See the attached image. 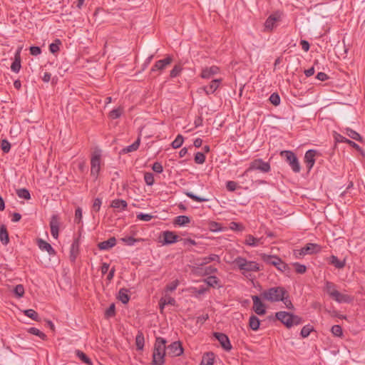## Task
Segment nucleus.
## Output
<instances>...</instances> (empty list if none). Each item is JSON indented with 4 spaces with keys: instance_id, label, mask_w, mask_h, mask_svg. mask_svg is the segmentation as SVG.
<instances>
[{
    "instance_id": "nucleus-1",
    "label": "nucleus",
    "mask_w": 365,
    "mask_h": 365,
    "mask_svg": "<svg viewBox=\"0 0 365 365\" xmlns=\"http://www.w3.org/2000/svg\"><path fill=\"white\" fill-rule=\"evenodd\" d=\"M287 294V291L283 287H273L261 292L260 297L265 301L271 303L278 302L282 300L284 295Z\"/></svg>"
},
{
    "instance_id": "nucleus-2",
    "label": "nucleus",
    "mask_w": 365,
    "mask_h": 365,
    "mask_svg": "<svg viewBox=\"0 0 365 365\" xmlns=\"http://www.w3.org/2000/svg\"><path fill=\"white\" fill-rule=\"evenodd\" d=\"M166 342L164 338L160 336L156 338L153 353V364L154 365H163L166 354Z\"/></svg>"
},
{
    "instance_id": "nucleus-3",
    "label": "nucleus",
    "mask_w": 365,
    "mask_h": 365,
    "mask_svg": "<svg viewBox=\"0 0 365 365\" xmlns=\"http://www.w3.org/2000/svg\"><path fill=\"white\" fill-rule=\"evenodd\" d=\"M233 264L237 266L242 274L260 270L258 263L255 261H248L242 257H236L233 261Z\"/></svg>"
},
{
    "instance_id": "nucleus-4",
    "label": "nucleus",
    "mask_w": 365,
    "mask_h": 365,
    "mask_svg": "<svg viewBox=\"0 0 365 365\" xmlns=\"http://www.w3.org/2000/svg\"><path fill=\"white\" fill-rule=\"evenodd\" d=\"M261 259L267 264L274 266L279 271L285 272L289 269V266L277 256L262 254Z\"/></svg>"
},
{
    "instance_id": "nucleus-5",
    "label": "nucleus",
    "mask_w": 365,
    "mask_h": 365,
    "mask_svg": "<svg viewBox=\"0 0 365 365\" xmlns=\"http://www.w3.org/2000/svg\"><path fill=\"white\" fill-rule=\"evenodd\" d=\"M280 156L284 158L294 173H299L300 172L301 166L294 152L291 150H282L280 152Z\"/></svg>"
},
{
    "instance_id": "nucleus-6",
    "label": "nucleus",
    "mask_w": 365,
    "mask_h": 365,
    "mask_svg": "<svg viewBox=\"0 0 365 365\" xmlns=\"http://www.w3.org/2000/svg\"><path fill=\"white\" fill-rule=\"evenodd\" d=\"M254 170H259L262 173H268L270 171L271 167L269 163L263 161L262 159H255L250 163V167L245 171L244 175Z\"/></svg>"
},
{
    "instance_id": "nucleus-7",
    "label": "nucleus",
    "mask_w": 365,
    "mask_h": 365,
    "mask_svg": "<svg viewBox=\"0 0 365 365\" xmlns=\"http://www.w3.org/2000/svg\"><path fill=\"white\" fill-rule=\"evenodd\" d=\"M101 158L100 151H95L91 159V175L97 179L101 170Z\"/></svg>"
},
{
    "instance_id": "nucleus-8",
    "label": "nucleus",
    "mask_w": 365,
    "mask_h": 365,
    "mask_svg": "<svg viewBox=\"0 0 365 365\" xmlns=\"http://www.w3.org/2000/svg\"><path fill=\"white\" fill-rule=\"evenodd\" d=\"M167 353L169 356H179L183 354V348L180 341H174L166 347Z\"/></svg>"
},
{
    "instance_id": "nucleus-9",
    "label": "nucleus",
    "mask_w": 365,
    "mask_h": 365,
    "mask_svg": "<svg viewBox=\"0 0 365 365\" xmlns=\"http://www.w3.org/2000/svg\"><path fill=\"white\" fill-rule=\"evenodd\" d=\"M282 13L276 11L272 14L265 21L264 26L267 30L272 31L276 27V24L281 20Z\"/></svg>"
},
{
    "instance_id": "nucleus-10",
    "label": "nucleus",
    "mask_w": 365,
    "mask_h": 365,
    "mask_svg": "<svg viewBox=\"0 0 365 365\" xmlns=\"http://www.w3.org/2000/svg\"><path fill=\"white\" fill-rule=\"evenodd\" d=\"M173 61V58L171 56H168L164 59H161L159 61H157L154 66L152 67L150 71L151 72H155L157 71H162L165 70L167 66L170 65Z\"/></svg>"
},
{
    "instance_id": "nucleus-11",
    "label": "nucleus",
    "mask_w": 365,
    "mask_h": 365,
    "mask_svg": "<svg viewBox=\"0 0 365 365\" xmlns=\"http://www.w3.org/2000/svg\"><path fill=\"white\" fill-rule=\"evenodd\" d=\"M213 336L218 340L222 347L225 351H230L232 349V345L228 336L223 333L214 332Z\"/></svg>"
},
{
    "instance_id": "nucleus-12",
    "label": "nucleus",
    "mask_w": 365,
    "mask_h": 365,
    "mask_svg": "<svg viewBox=\"0 0 365 365\" xmlns=\"http://www.w3.org/2000/svg\"><path fill=\"white\" fill-rule=\"evenodd\" d=\"M49 225H50L51 234L52 237L56 240L58 239L60 221H59V217L57 215H53L51 216Z\"/></svg>"
},
{
    "instance_id": "nucleus-13",
    "label": "nucleus",
    "mask_w": 365,
    "mask_h": 365,
    "mask_svg": "<svg viewBox=\"0 0 365 365\" xmlns=\"http://www.w3.org/2000/svg\"><path fill=\"white\" fill-rule=\"evenodd\" d=\"M253 301V310L258 315H264L266 313L265 306L262 302L259 297L254 295L252 297Z\"/></svg>"
},
{
    "instance_id": "nucleus-14",
    "label": "nucleus",
    "mask_w": 365,
    "mask_h": 365,
    "mask_svg": "<svg viewBox=\"0 0 365 365\" xmlns=\"http://www.w3.org/2000/svg\"><path fill=\"white\" fill-rule=\"evenodd\" d=\"M276 318L284 324L287 328L292 327L291 319L292 314L287 312H278L275 314Z\"/></svg>"
},
{
    "instance_id": "nucleus-15",
    "label": "nucleus",
    "mask_w": 365,
    "mask_h": 365,
    "mask_svg": "<svg viewBox=\"0 0 365 365\" xmlns=\"http://www.w3.org/2000/svg\"><path fill=\"white\" fill-rule=\"evenodd\" d=\"M317 151L315 150H309L304 155V163L307 168L308 171L311 170L315 163V156Z\"/></svg>"
},
{
    "instance_id": "nucleus-16",
    "label": "nucleus",
    "mask_w": 365,
    "mask_h": 365,
    "mask_svg": "<svg viewBox=\"0 0 365 365\" xmlns=\"http://www.w3.org/2000/svg\"><path fill=\"white\" fill-rule=\"evenodd\" d=\"M322 247L316 243H307L304 247L301 248V252L306 255H313L320 252Z\"/></svg>"
},
{
    "instance_id": "nucleus-17",
    "label": "nucleus",
    "mask_w": 365,
    "mask_h": 365,
    "mask_svg": "<svg viewBox=\"0 0 365 365\" xmlns=\"http://www.w3.org/2000/svg\"><path fill=\"white\" fill-rule=\"evenodd\" d=\"M79 247H80V242L79 239H76L73 240V243L71 244V249H70V260L72 262H75L76 259L79 254Z\"/></svg>"
},
{
    "instance_id": "nucleus-18",
    "label": "nucleus",
    "mask_w": 365,
    "mask_h": 365,
    "mask_svg": "<svg viewBox=\"0 0 365 365\" xmlns=\"http://www.w3.org/2000/svg\"><path fill=\"white\" fill-rule=\"evenodd\" d=\"M163 244L170 245L178 241L179 236L171 231H165L163 233Z\"/></svg>"
},
{
    "instance_id": "nucleus-19",
    "label": "nucleus",
    "mask_w": 365,
    "mask_h": 365,
    "mask_svg": "<svg viewBox=\"0 0 365 365\" xmlns=\"http://www.w3.org/2000/svg\"><path fill=\"white\" fill-rule=\"evenodd\" d=\"M219 68L216 66H212L210 67H206L202 70L200 76L202 78L209 79L212 77L214 75L219 73Z\"/></svg>"
},
{
    "instance_id": "nucleus-20",
    "label": "nucleus",
    "mask_w": 365,
    "mask_h": 365,
    "mask_svg": "<svg viewBox=\"0 0 365 365\" xmlns=\"http://www.w3.org/2000/svg\"><path fill=\"white\" fill-rule=\"evenodd\" d=\"M331 298L339 303H349L352 300L349 295L341 294L337 290L332 293Z\"/></svg>"
},
{
    "instance_id": "nucleus-21",
    "label": "nucleus",
    "mask_w": 365,
    "mask_h": 365,
    "mask_svg": "<svg viewBox=\"0 0 365 365\" xmlns=\"http://www.w3.org/2000/svg\"><path fill=\"white\" fill-rule=\"evenodd\" d=\"M116 245V239L114 237L98 244V247L101 250H108Z\"/></svg>"
},
{
    "instance_id": "nucleus-22",
    "label": "nucleus",
    "mask_w": 365,
    "mask_h": 365,
    "mask_svg": "<svg viewBox=\"0 0 365 365\" xmlns=\"http://www.w3.org/2000/svg\"><path fill=\"white\" fill-rule=\"evenodd\" d=\"M21 50V48H19L15 53L14 61L11 66V71L15 73H19L21 69V56H20Z\"/></svg>"
},
{
    "instance_id": "nucleus-23",
    "label": "nucleus",
    "mask_w": 365,
    "mask_h": 365,
    "mask_svg": "<svg viewBox=\"0 0 365 365\" xmlns=\"http://www.w3.org/2000/svg\"><path fill=\"white\" fill-rule=\"evenodd\" d=\"M221 82V78L212 81L209 86L204 87V91H205L206 94L210 95L213 93L219 88Z\"/></svg>"
},
{
    "instance_id": "nucleus-24",
    "label": "nucleus",
    "mask_w": 365,
    "mask_h": 365,
    "mask_svg": "<svg viewBox=\"0 0 365 365\" xmlns=\"http://www.w3.org/2000/svg\"><path fill=\"white\" fill-rule=\"evenodd\" d=\"M37 244L38 247L41 250L46 251L50 255H53L56 254L54 249L51 247V245L49 243H48L45 240L42 239H38L37 241Z\"/></svg>"
},
{
    "instance_id": "nucleus-25",
    "label": "nucleus",
    "mask_w": 365,
    "mask_h": 365,
    "mask_svg": "<svg viewBox=\"0 0 365 365\" xmlns=\"http://www.w3.org/2000/svg\"><path fill=\"white\" fill-rule=\"evenodd\" d=\"M198 261H200V262L197 263L196 264L198 266H203L205 264H207L212 261H217L220 262V257L217 255L212 254L207 257H205L202 258L201 259H199Z\"/></svg>"
},
{
    "instance_id": "nucleus-26",
    "label": "nucleus",
    "mask_w": 365,
    "mask_h": 365,
    "mask_svg": "<svg viewBox=\"0 0 365 365\" xmlns=\"http://www.w3.org/2000/svg\"><path fill=\"white\" fill-rule=\"evenodd\" d=\"M204 282L211 287H221L220 280L216 276H210L204 279Z\"/></svg>"
},
{
    "instance_id": "nucleus-27",
    "label": "nucleus",
    "mask_w": 365,
    "mask_h": 365,
    "mask_svg": "<svg viewBox=\"0 0 365 365\" xmlns=\"http://www.w3.org/2000/svg\"><path fill=\"white\" fill-rule=\"evenodd\" d=\"M110 207L115 209H120V210H125L128 207V203L124 200L115 199L111 202Z\"/></svg>"
},
{
    "instance_id": "nucleus-28",
    "label": "nucleus",
    "mask_w": 365,
    "mask_h": 365,
    "mask_svg": "<svg viewBox=\"0 0 365 365\" xmlns=\"http://www.w3.org/2000/svg\"><path fill=\"white\" fill-rule=\"evenodd\" d=\"M128 292V289L125 288H121L118 292V299L124 304H127L130 300Z\"/></svg>"
},
{
    "instance_id": "nucleus-29",
    "label": "nucleus",
    "mask_w": 365,
    "mask_h": 365,
    "mask_svg": "<svg viewBox=\"0 0 365 365\" xmlns=\"http://www.w3.org/2000/svg\"><path fill=\"white\" fill-rule=\"evenodd\" d=\"M0 241L4 245H6L9 242V233L4 225L0 227Z\"/></svg>"
},
{
    "instance_id": "nucleus-30",
    "label": "nucleus",
    "mask_w": 365,
    "mask_h": 365,
    "mask_svg": "<svg viewBox=\"0 0 365 365\" xmlns=\"http://www.w3.org/2000/svg\"><path fill=\"white\" fill-rule=\"evenodd\" d=\"M261 239L256 238L252 235H248L245 238V245L250 247H257L260 243Z\"/></svg>"
},
{
    "instance_id": "nucleus-31",
    "label": "nucleus",
    "mask_w": 365,
    "mask_h": 365,
    "mask_svg": "<svg viewBox=\"0 0 365 365\" xmlns=\"http://www.w3.org/2000/svg\"><path fill=\"white\" fill-rule=\"evenodd\" d=\"M260 321L255 315H252L249 319V327L253 331H257L259 328Z\"/></svg>"
},
{
    "instance_id": "nucleus-32",
    "label": "nucleus",
    "mask_w": 365,
    "mask_h": 365,
    "mask_svg": "<svg viewBox=\"0 0 365 365\" xmlns=\"http://www.w3.org/2000/svg\"><path fill=\"white\" fill-rule=\"evenodd\" d=\"M330 264H331L332 265H334L336 268L337 269H342L345 267L346 265V262H345V259L344 260H339L338 259L337 257L334 256V255H331L330 257V261H329Z\"/></svg>"
},
{
    "instance_id": "nucleus-33",
    "label": "nucleus",
    "mask_w": 365,
    "mask_h": 365,
    "mask_svg": "<svg viewBox=\"0 0 365 365\" xmlns=\"http://www.w3.org/2000/svg\"><path fill=\"white\" fill-rule=\"evenodd\" d=\"M190 222V218L186 215H180L175 218L174 224L178 226H184Z\"/></svg>"
},
{
    "instance_id": "nucleus-34",
    "label": "nucleus",
    "mask_w": 365,
    "mask_h": 365,
    "mask_svg": "<svg viewBox=\"0 0 365 365\" xmlns=\"http://www.w3.org/2000/svg\"><path fill=\"white\" fill-rule=\"evenodd\" d=\"M345 134L347 135L349 138H351L355 140H357L359 142L362 141L361 136L357 132L352 130L351 128H346L345 129Z\"/></svg>"
},
{
    "instance_id": "nucleus-35",
    "label": "nucleus",
    "mask_w": 365,
    "mask_h": 365,
    "mask_svg": "<svg viewBox=\"0 0 365 365\" xmlns=\"http://www.w3.org/2000/svg\"><path fill=\"white\" fill-rule=\"evenodd\" d=\"M76 355L79 358L80 360H81L83 363L88 364V365H93V363L91 360V359L82 351L81 350H76Z\"/></svg>"
},
{
    "instance_id": "nucleus-36",
    "label": "nucleus",
    "mask_w": 365,
    "mask_h": 365,
    "mask_svg": "<svg viewBox=\"0 0 365 365\" xmlns=\"http://www.w3.org/2000/svg\"><path fill=\"white\" fill-rule=\"evenodd\" d=\"M140 142V140L138 138L133 144L124 148L122 151L124 153H128L137 150L139 148Z\"/></svg>"
},
{
    "instance_id": "nucleus-37",
    "label": "nucleus",
    "mask_w": 365,
    "mask_h": 365,
    "mask_svg": "<svg viewBox=\"0 0 365 365\" xmlns=\"http://www.w3.org/2000/svg\"><path fill=\"white\" fill-rule=\"evenodd\" d=\"M214 363V354L212 352L206 353V356H204L201 361L200 365H213Z\"/></svg>"
},
{
    "instance_id": "nucleus-38",
    "label": "nucleus",
    "mask_w": 365,
    "mask_h": 365,
    "mask_svg": "<svg viewBox=\"0 0 365 365\" xmlns=\"http://www.w3.org/2000/svg\"><path fill=\"white\" fill-rule=\"evenodd\" d=\"M186 196L192 199V200L197 202H207L209 200L207 198H205L202 197L197 196L190 191H186L184 192Z\"/></svg>"
},
{
    "instance_id": "nucleus-39",
    "label": "nucleus",
    "mask_w": 365,
    "mask_h": 365,
    "mask_svg": "<svg viewBox=\"0 0 365 365\" xmlns=\"http://www.w3.org/2000/svg\"><path fill=\"white\" fill-rule=\"evenodd\" d=\"M24 313L26 317L32 319L33 320H35L36 322L40 321L38 314L32 309H26L24 311Z\"/></svg>"
},
{
    "instance_id": "nucleus-40",
    "label": "nucleus",
    "mask_w": 365,
    "mask_h": 365,
    "mask_svg": "<svg viewBox=\"0 0 365 365\" xmlns=\"http://www.w3.org/2000/svg\"><path fill=\"white\" fill-rule=\"evenodd\" d=\"M16 195L19 197L25 199V200H29L31 198V195L29 191L26 188H21L16 190Z\"/></svg>"
},
{
    "instance_id": "nucleus-41",
    "label": "nucleus",
    "mask_w": 365,
    "mask_h": 365,
    "mask_svg": "<svg viewBox=\"0 0 365 365\" xmlns=\"http://www.w3.org/2000/svg\"><path fill=\"white\" fill-rule=\"evenodd\" d=\"M61 45V41L60 39H55L54 42L49 45V51L52 53H56L60 50V46Z\"/></svg>"
},
{
    "instance_id": "nucleus-42",
    "label": "nucleus",
    "mask_w": 365,
    "mask_h": 365,
    "mask_svg": "<svg viewBox=\"0 0 365 365\" xmlns=\"http://www.w3.org/2000/svg\"><path fill=\"white\" fill-rule=\"evenodd\" d=\"M123 108H120V107H118L117 108H115V109H113L112 110L110 111L109 113V117L111 118V119H117L118 118H120L123 113Z\"/></svg>"
},
{
    "instance_id": "nucleus-43",
    "label": "nucleus",
    "mask_w": 365,
    "mask_h": 365,
    "mask_svg": "<svg viewBox=\"0 0 365 365\" xmlns=\"http://www.w3.org/2000/svg\"><path fill=\"white\" fill-rule=\"evenodd\" d=\"M182 71V67L180 64L175 65L173 68L170 71V77L171 78H175L178 76L181 71Z\"/></svg>"
},
{
    "instance_id": "nucleus-44",
    "label": "nucleus",
    "mask_w": 365,
    "mask_h": 365,
    "mask_svg": "<svg viewBox=\"0 0 365 365\" xmlns=\"http://www.w3.org/2000/svg\"><path fill=\"white\" fill-rule=\"evenodd\" d=\"M29 332L31 334L38 336L39 338H41L43 340L46 339V335L36 327L29 328Z\"/></svg>"
},
{
    "instance_id": "nucleus-45",
    "label": "nucleus",
    "mask_w": 365,
    "mask_h": 365,
    "mask_svg": "<svg viewBox=\"0 0 365 365\" xmlns=\"http://www.w3.org/2000/svg\"><path fill=\"white\" fill-rule=\"evenodd\" d=\"M137 349L143 350L144 346V336L142 333L138 334L135 337Z\"/></svg>"
},
{
    "instance_id": "nucleus-46",
    "label": "nucleus",
    "mask_w": 365,
    "mask_h": 365,
    "mask_svg": "<svg viewBox=\"0 0 365 365\" xmlns=\"http://www.w3.org/2000/svg\"><path fill=\"white\" fill-rule=\"evenodd\" d=\"M183 141V136L179 134L177 135L176 138L172 142L171 145L173 148H178L182 145Z\"/></svg>"
},
{
    "instance_id": "nucleus-47",
    "label": "nucleus",
    "mask_w": 365,
    "mask_h": 365,
    "mask_svg": "<svg viewBox=\"0 0 365 365\" xmlns=\"http://www.w3.org/2000/svg\"><path fill=\"white\" fill-rule=\"evenodd\" d=\"M314 330V327L309 324L303 327L301 330L300 335L303 338L307 337L310 333Z\"/></svg>"
},
{
    "instance_id": "nucleus-48",
    "label": "nucleus",
    "mask_w": 365,
    "mask_h": 365,
    "mask_svg": "<svg viewBox=\"0 0 365 365\" xmlns=\"http://www.w3.org/2000/svg\"><path fill=\"white\" fill-rule=\"evenodd\" d=\"M144 180L148 185H149V186L153 185L155 182L153 174L152 173H148V172L145 173Z\"/></svg>"
},
{
    "instance_id": "nucleus-49",
    "label": "nucleus",
    "mask_w": 365,
    "mask_h": 365,
    "mask_svg": "<svg viewBox=\"0 0 365 365\" xmlns=\"http://www.w3.org/2000/svg\"><path fill=\"white\" fill-rule=\"evenodd\" d=\"M335 284L331 282H326L325 284V290L329 294V295L331 297L332 293L335 292L336 289H335Z\"/></svg>"
},
{
    "instance_id": "nucleus-50",
    "label": "nucleus",
    "mask_w": 365,
    "mask_h": 365,
    "mask_svg": "<svg viewBox=\"0 0 365 365\" xmlns=\"http://www.w3.org/2000/svg\"><path fill=\"white\" fill-rule=\"evenodd\" d=\"M115 315V304H111L109 307L106 310L105 317L106 318H110Z\"/></svg>"
},
{
    "instance_id": "nucleus-51",
    "label": "nucleus",
    "mask_w": 365,
    "mask_h": 365,
    "mask_svg": "<svg viewBox=\"0 0 365 365\" xmlns=\"http://www.w3.org/2000/svg\"><path fill=\"white\" fill-rule=\"evenodd\" d=\"M1 149L4 153H8L11 149V143L6 139L1 140Z\"/></svg>"
},
{
    "instance_id": "nucleus-52",
    "label": "nucleus",
    "mask_w": 365,
    "mask_h": 365,
    "mask_svg": "<svg viewBox=\"0 0 365 365\" xmlns=\"http://www.w3.org/2000/svg\"><path fill=\"white\" fill-rule=\"evenodd\" d=\"M331 331L336 336L340 337L343 335L342 328L340 325H334L331 329Z\"/></svg>"
},
{
    "instance_id": "nucleus-53",
    "label": "nucleus",
    "mask_w": 365,
    "mask_h": 365,
    "mask_svg": "<svg viewBox=\"0 0 365 365\" xmlns=\"http://www.w3.org/2000/svg\"><path fill=\"white\" fill-rule=\"evenodd\" d=\"M293 266L295 268V272L297 273V274H304L307 271V267L304 264H302L299 262H295L293 264Z\"/></svg>"
},
{
    "instance_id": "nucleus-54",
    "label": "nucleus",
    "mask_w": 365,
    "mask_h": 365,
    "mask_svg": "<svg viewBox=\"0 0 365 365\" xmlns=\"http://www.w3.org/2000/svg\"><path fill=\"white\" fill-rule=\"evenodd\" d=\"M269 101L272 104L277 106L280 103V97L277 93H273L269 97Z\"/></svg>"
},
{
    "instance_id": "nucleus-55",
    "label": "nucleus",
    "mask_w": 365,
    "mask_h": 365,
    "mask_svg": "<svg viewBox=\"0 0 365 365\" xmlns=\"http://www.w3.org/2000/svg\"><path fill=\"white\" fill-rule=\"evenodd\" d=\"M333 137L336 143H347L348 140H349L336 132L333 133Z\"/></svg>"
},
{
    "instance_id": "nucleus-56",
    "label": "nucleus",
    "mask_w": 365,
    "mask_h": 365,
    "mask_svg": "<svg viewBox=\"0 0 365 365\" xmlns=\"http://www.w3.org/2000/svg\"><path fill=\"white\" fill-rule=\"evenodd\" d=\"M205 161V155L203 153L197 152L195 155V162L197 164H202Z\"/></svg>"
},
{
    "instance_id": "nucleus-57",
    "label": "nucleus",
    "mask_w": 365,
    "mask_h": 365,
    "mask_svg": "<svg viewBox=\"0 0 365 365\" xmlns=\"http://www.w3.org/2000/svg\"><path fill=\"white\" fill-rule=\"evenodd\" d=\"M120 240L125 242L126 245L132 246L135 244V242L139 241L140 239H135L131 236H128L121 238Z\"/></svg>"
},
{
    "instance_id": "nucleus-58",
    "label": "nucleus",
    "mask_w": 365,
    "mask_h": 365,
    "mask_svg": "<svg viewBox=\"0 0 365 365\" xmlns=\"http://www.w3.org/2000/svg\"><path fill=\"white\" fill-rule=\"evenodd\" d=\"M14 294L18 297H22L24 294V287L22 284H17L14 289Z\"/></svg>"
},
{
    "instance_id": "nucleus-59",
    "label": "nucleus",
    "mask_w": 365,
    "mask_h": 365,
    "mask_svg": "<svg viewBox=\"0 0 365 365\" xmlns=\"http://www.w3.org/2000/svg\"><path fill=\"white\" fill-rule=\"evenodd\" d=\"M280 302H282L288 309H294V306L289 299L288 293L287 295H284L283 299L280 300Z\"/></svg>"
},
{
    "instance_id": "nucleus-60",
    "label": "nucleus",
    "mask_w": 365,
    "mask_h": 365,
    "mask_svg": "<svg viewBox=\"0 0 365 365\" xmlns=\"http://www.w3.org/2000/svg\"><path fill=\"white\" fill-rule=\"evenodd\" d=\"M82 220V209L81 207H77L75 211V217L74 222L77 224H79Z\"/></svg>"
},
{
    "instance_id": "nucleus-61",
    "label": "nucleus",
    "mask_w": 365,
    "mask_h": 365,
    "mask_svg": "<svg viewBox=\"0 0 365 365\" xmlns=\"http://www.w3.org/2000/svg\"><path fill=\"white\" fill-rule=\"evenodd\" d=\"M178 284H179V281L178 279H175V280L171 282L170 283H169L166 286V290L169 291V292H173L174 290L176 289Z\"/></svg>"
},
{
    "instance_id": "nucleus-62",
    "label": "nucleus",
    "mask_w": 365,
    "mask_h": 365,
    "mask_svg": "<svg viewBox=\"0 0 365 365\" xmlns=\"http://www.w3.org/2000/svg\"><path fill=\"white\" fill-rule=\"evenodd\" d=\"M152 169L154 172L157 173H161L163 171V167L162 164L159 162L154 163L152 166Z\"/></svg>"
},
{
    "instance_id": "nucleus-63",
    "label": "nucleus",
    "mask_w": 365,
    "mask_h": 365,
    "mask_svg": "<svg viewBox=\"0 0 365 365\" xmlns=\"http://www.w3.org/2000/svg\"><path fill=\"white\" fill-rule=\"evenodd\" d=\"M230 228L235 231H242L244 230V226L240 223L232 222L230 223Z\"/></svg>"
},
{
    "instance_id": "nucleus-64",
    "label": "nucleus",
    "mask_w": 365,
    "mask_h": 365,
    "mask_svg": "<svg viewBox=\"0 0 365 365\" xmlns=\"http://www.w3.org/2000/svg\"><path fill=\"white\" fill-rule=\"evenodd\" d=\"M237 183L235 181H227L226 183V187L227 190L233 192L237 189Z\"/></svg>"
}]
</instances>
